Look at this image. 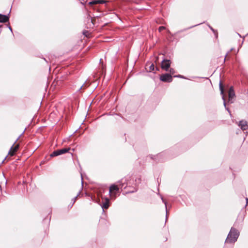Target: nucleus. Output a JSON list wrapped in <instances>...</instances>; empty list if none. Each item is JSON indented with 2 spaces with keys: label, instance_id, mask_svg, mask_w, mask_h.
I'll use <instances>...</instances> for the list:
<instances>
[{
  "label": "nucleus",
  "instance_id": "28",
  "mask_svg": "<svg viewBox=\"0 0 248 248\" xmlns=\"http://www.w3.org/2000/svg\"><path fill=\"white\" fill-rule=\"evenodd\" d=\"M81 182L82 183L83 178H82V174H81Z\"/></svg>",
  "mask_w": 248,
  "mask_h": 248
},
{
  "label": "nucleus",
  "instance_id": "29",
  "mask_svg": "<svg viewBox=\"0 0 248 248\" xmlns=\"http://www.w3.org/2000/svg\"><path fill=\"white\" fill-rule=\"evenodd\" d=\"M247 203H248V198L246 199Z\"/></svg>",
  "mask_w": 248,
  "mask_h": 248
},
{
  "label": "nucleus",
  "instance_id": "11",
  "mask_svg": "<svg viewBox=\"0 0 248 248\" xmlns=\"http://www.w3.org/2000/svg\"><path fill=\"white\" fill-rule=\"evenodd\" d=\"M10 12L7 15L0 14V23H6L9 20V14Z\"/></svg>",
  "mask_w": 248,
  "mask_h": 248
},
{
  "label": "nucleus",
  "instance_id": "30",
  "mask_svg": "<svg viewBox=\"0 0 248 248\" xmlns=\"http://www.w3.org/2000/svg\"><path fill=\"white\" fill-rule=\"evenodd\" d=\"M82 87H83V86H81V87H80V88L79 89V90H80L82 89Z\"/></svg>",
  "mask_w": 248,
  "mask_h": 248
},
{
  "label": "nucleus",
  "instance_id": "8",
  "mask_svg": "<svg viewBox=\"0 0 248 248\" xmlns=\"http://www.w3.org/2000/svg\"><path fill=\"white\" fill-rule=\"evenodd\" d=\"M235 96V93L233 87H230L228 92V101L230 103H233V98Z\"/></svg>",
  "mask_w": 248,
  "mask_h": 248
},
{
  "label": "nucleus",
  "instance_id": "14",
  "mask_svg": "<svg viewBox=\"0 0 248 248\" xmlns=\"http://www.w3.org/2000/svg\"><path fill=\"white\" fill-rule=\"evenodd\" d=\"M118 183L119 184V186L121 187V188H124V189L126 188V186H125V183L124 182V180L122 179L120 181H119L118 182Z\"/></svg>",
  "mask_w": 248,
  "mask_h": 248
},
{
  "label": "nucleus",
  "instance_id": "18",
  "mask_svg": "<svg viewBox=\"0 0 248 248\" xmlns=\"http://www.w3.org/2000/svg\"><path fill=\"white\" fill-rule=\"evenodd\" d=\"M155 69V66L153 63H152L150 66H149V72H151L153 71H154Z\"/></svg>",
  "mask_w": 248,
  "mask_h": 248
},
{
  "label": "nucleus",
  "instance_id": "32",
  "mask_svg": "<svg viewBox=\"0 0 248 248\" xmlns=\"http://www.w3.org/2000/svg\"><path fill=\"white\" fill-rule=\"evenodd\" d=\"M132 192H133V191L129 192V193H132ZM127 193H128V192H127Z\"/></svg>",
  "mask_w": 248,
  "mask_h": 248
},
{
  "label": "nucleus",
  "instance_id": "1",
  "mask_svg": "<svg viewBox=\"0 0 248 248\" xmlns=\"http://www.w3.org/2000/svg\"><path fill=\"white\" fill-rule=\"evenodd\" d=\"M239 234L240 233L238 230L232 227L225 242L227 243H235L237 241Z\"/></svg>",
  "mask_w": 248,
  "mask_h": 248
},
{
  "label": "nucleus",
  "instance_id": "25",
  "mask_svg": "<svg viewBox=\"0 0 248 248\" xmlns=\"http://www.w3.org/2000/svg\"><path fill=\"white\" fill-rule=\"evenodd\" d=\"M82 4H84V0H79Z\"/></svg>",
  "mask_w": 248,
  "mask_h": 248
},
{
  "label": "nucleus",
  "instance_id": "7",
  "mask_svg": "<svg viewBox=\"0 0 248 248\" xmlns=\"http://www.w3.org/2000/svg\"><path fill=\"white\" fill-rule=\"evenodd\" d=\"M170 65V60H167L165 59H163L162 63H161V68L165 70L166 71H168Z\"/></svg>",
  "mask_w": 248,
  "mask_h": 248
},
{
  "label": "nucleus",
  "instance_id": "5",
  "mask_svg": "<svg viewBox=\"0 0 248 248\" xmlns=\"http://www.w3.org/2000/svg\"><path fill=\"white\" fill-rule=\"evenodd\" d=\"M20 137H18L17 139L15 141L14 143L13 144L12 147H11L10 150L9 151V155H11V156H13L15 155V153L17 151L19 148V145L16 144L15 145L16 142L19 139Z\"/></svg>",
  "mask_w": 248,
  "mask_h": 248
},
{
  "label": "nucleus",
  "instance_id": "10",
  "mask_svg": "<svg viewBox=\"0 0 248 248\" xmlns=\"http://www.w3.org/2000/svg\"><path fill=\"white\" fill-rule=\"evenodd\" d=\"M164 155V153H159L156 155H149V157L153 159V160H155V161H162V156L163 155Z\"/></svg>",
  "mask_w": 248,
  "mask_h": 248
},
{
  "label": "nucleus",
  "instance_id": "26",
  "mask_svg": "<svg viewBox=\"0 0 248 248\" xmlns=\"http://www.w3.org/2000/svg\"><path fill=\"white\" fill-rule=\"evenodd\" d=\"M9 29L11 31V32H12V29L11 26L8 27Z\"/></svg>",
  "mask_w": 248,
  "mask_h": 248
},
{
  "label": "nucleus",
  "instance_id": "12",
  "mask_svg": "<svg viewBox=\"0 0 248 248\" xmlns=\"http://www.w3.org/2000/svg\"><path fill=\"white\" fill-rule=\"evenodd\" d=\"M109 206V200L108 198H106L105 199V202H103V204L101 205V207L104 209H108Z\"/></svg>",
  "mask_w": 248,
  "mask_h": 248
},
{
  "label": "nucleus",
  "instance_id": "2",
  "mask_svg": "<svg viewBox=\"0 0 248 248\" xmlns=\"http://www.w3.org/2000/svg\"><path fill=\"white\" fill-rule=\"evenodd\" d=\"M219 90L220 91V94H221V95H222V99L223 100V105L225 107V109L228 111L230 115L231 116H232V114H231V111L230 110L229 108L226 107V99H225V96L224 94V87H223V86L221 81H220V82H219Z\"/></svg>",
  "mask_w": 248,
  "mask_h": 248
},
{
  "label": "nucleus",
  "instance_id": "16",
  "mask_svg": "<svg viewBox=\"0 0 248 248\" xmlns=\"http://www.w3.org/2000/svg\"><path fill=\"white\" fill-rule=\"evenodd\" d=\"M87 19L88 21H90L91 22V23L89 25L90 27H92V26L94 25V20L92 19V17L90 16L89 15L88 16Z\"/></svg>",
  "mask_w": 248,
  "mask_h": 248
},
{
  "label": "nucleus",
  "instance_id": "19",
  "mask_svg": "<svg viewBox=\"0 0 248 248\" xmlns=\"http://www.w3.org/2000/svg\"><path fill=\"white\" fill-rule=\"evenodd\" d=\"M174 78H181L186 79V78L181 75H175L173 76Z\"/></svg>",
  "mask_w": 248,
  "mask_h": 248
},
{
  "label": "nucleus",
  "instance_id": "13",
  "mask_svg": "<svg viewBox=\"0 0 248 248\" xmlns=\"http://www.w3.org/2000/svg\"><path fill=\"white\" fill-rule=\"evenodd\" d=\"M160 197H161V199L162 202L165 204V205L166 212V222L167 220V218H168V216L167 206V202L164 200V199L162 196H160Z\"/></svg>",
  "mask_w": 248,
  "mask_h": 248
},
{
  "label": "nucleus",
  "instance_id": "17",
  "mask_svg": "<svg viewBox=\"0 0 248 248\" xmlns=\"http://www.w3.org/2000/svg\"><path fill=\"white\" fill-rule=\"evenodd\" d=\"M96 4H103L106 2L105 0H95Z\"/></svg>",
  "mask_w": 248,
  "mask_h": 248
},
{
  "label": "nucleus",
  "instance_id": "33",
  "mask_svg": "<svg viewBox=\"0 0 248 248\" xmlns=\"http://www.w3.org/2000/svg\"><path fill=\"white\" fill-rule=\"evenodd\" d=\"M246 133H247V134H248V131H246Z\"/></svg>",
  "mask_w": 248,
  "mask_h": 248
},
{
  "label": "nucleus",
  "instance_id": "15",
  "mask_svg": "<svg viewBox=\"0 0 248 248\" xmlns=\"http://www.w3.org/2000/svg\"><path fill=\"white\" fill-rule=\"evenodd\" d=\"M80 192H81L80 191H79L78 192V194H77V195L72 199V203L71 205H70V208H71L73 206V204L76 202V201L78 198V197L79 195V194H80Z\"/></svg>",
  "mask_w": 248,
  "mask_h": 248
},
{
  "label": "nucleus",
  "instance_id": "24",
  "mask_svg": "<svg viewBox=\"0 0 248 248\" xmlns=\"http://www.w3.org/2000/svg\"><path fill=\"white\" fill-rule=\"evenodd\" d=\"M233 50V48H232L230 51L228 52L225 55V59H224V61L225 60V59L227 56V55L230 53V51H232Z\"/></svg>",
  "mask_w": 248,
  "mask_h": 248
},
{
  "label": "nucleus",
  "instance_id": "27",
  "mask_svg": "<svg viewBox=\"0 0 248 248\" xmlns=\"http://www.w3.org/2000/svg\"><path fill=\"white\" fill-rule=\"evenodd\" d=\"M200 24H197V25H195L194 26H192V27H190L189 28H192V27H193L196 26H197V25H200Z\"/></svg>",
  "mask_w": 248,
  "mask_h": 248
},
{
  "label": "nucleus",
  "instance_id": "21",
  "mask_svg": "<svg viewBox=\"0 0 248 248\" xmlns=\"http://www.w3.org/2000/svg\"><path fill=\"white\" fill-rule=\"evenodd\" d=\"M165 27L164 26H160L158 28V31L159 32H161L162 30H165Z\"/></svg>",
  "mask_w": 248,
  "mask_h": 248
},
{
  "label": "nucleus",
  "instance_id": "9",
  "mask_svg": "<svg viewBox=\"0 0 248 248\" xmlns=\"http://www.w3.org/2000/svg\"><path fill=\"white\" fill-rule=\"evenodd\" d=\"M238 126L240 127L241 129L245 131L248 128V123L245 120H241L239 122Z\"/></svg>",
  "mask_w": 248,
  "mask_h": 248
},
{
  "label": "nucleus",
  "instance_id": "4",
  "mask_svg": "<svg viewBox=\"0 0 248 248\" xmlns=\"http://www.w3.org/2000/svg\"><path fill=\"white\" fill-rule=\"evenodd\" d=\"M160 80L164 82H171L172 81V77L169 73H165L160 76Z\"/></svg>",
  "mask_w": 248,
  "mask_h": 248
},
{
  "label": "nucleus",
  "instance_id": "34",
  "mask_svg": "<svg viewBox=\"0 0 248 248\" xmlns=\"http://www.w3.org/2000/svg\"><path fill=\"white\" fill-rule=\"evenodd\" d=\"M2 26V25H0V27H1Z\"/></svg>",
  "mask_w": 248,
  "mask_h": 248
},
{
  "label": "nucleus",
  "instance_id": "31",
  "mask_svg": "<svg viewBox=\"0 0 248 248\" xmlns=\"http://www.w3.org/2000/svg\"><path fill=\"white\" fill-rule=\"evenodd\" d=\"M156 70H159V68H157V67H156Z\"/></svg>",
  "mask_w": 248,
  "mask_h": 248
},
{
  "label": "nucleus",
  "instance_id": "23",
  "mask_svg": "<svg viewBox=\"0 0 248 248\" xmlns=\"http://www.w3.org/2000/svg\"><path fill=\"white\" fill-rule=\"evenodd\" d=\"M209 28L211 29V30H212L213 31V32H214V33L215 32V30L212 27H211L210 25H208Z\"/></svg>",
  "mask_w": 248,
  "mask_h": 248
},
{
  "label": "nucleus",
  "instance_id": "6",
  "mask_svg": "<svg viewBox=\"0 0 248 248\" xmlns=\"http://www.w3.org/2000/svg\"><path fill=\"white\" fill-rule=\"evenodd\" d=\"M119 190V188L117 186L113 184L111 185L109 187V194L110 196L114 197V198L116 197V193Z\"/></svg>",
  "mask_w": 248,
  "mask_h": 248
},
{
  "label": "nucleus",
  "instance_id": "3",
  "mask_svg": "<svg viewBox=\"0 0 248 248\" xmlns=\"http://www.w3.org/2000/svg\"><path fill=\"white\" fill-rule=\"evenodd\" d=\"M70 148H63L62 149L55 150L51 154L50 156L51 157H53L57 156L62 155V154H64L66 153H67L70 150Z\"/></svg>",
  "mask_w": 248,
  "mask_h": 248
},
{
  "label": "nucleus",
  "instance_id": "22",
  "mask_svg": "<svg viewBox=\"0 0 248 248\" xmlns=\"http://www.w3.org/2000/svg\"><path fill=\"white\" fill-rule=\"evenodd\" d=\"M96 4L95 0L89 2V4H90V5H93V4Z\"/></svg>",
  "mask_w": 248,
  "mask_h": 248
},
{
  "label": "nucleus",
  "instance_id": "20",
  "mask_svg": "<svg viewBox=\"0 0 248 248\" xmlns=\"http://www.w3.org/2000/svg\"><path fill=\"white\" fill-rule=\"evenodd\" d=\"M170 75L171 74L173 75V74H174L175 73V71L174 69L170 68Z\"/></svg>",
  "mask_w": 248,
  "mask_h": 248
}]
</instances>
